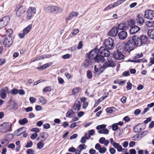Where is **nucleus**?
Returning <instances> with one entry per match:
<instances>
[{"label":"nucleus","mask_w":154,"mask_h":154,"mask_svg":"<svg viewBox=\"0 0 154 154\" xmlns=\"http://www.w3.org/2000/svg\"><path fill=\"white\" fill-rule=\"evenodd\" d=\"M148 39L146 35H134L130 37L128 40L133 50L136 46L140 47L145 45Z\"/></svg>","instance_id":"1"},{"label":"nucleus","mask_w":154,"mask_h":154,"mask_svg":"<svg viewBox=\"0 0 154 154\" xmlns=\"http://www.w3.org/2000/svg\"><path fill=\"white\" fill-rule=\"evenodd\" d=\"M45 10L48 12L53 14L61 13L63 11V9L60 7L52 5L48 6L45 8Z\"/></svg>","instance_id":"2"},{"label":"nucleus","mask_w":154,"mask_h":154,"mask_svg":"<svg viewBox=\"0 0 154 154\" xmlns=\"http://www.w3.org/2000/svg\"><path fill=\"white\" fill-rule=\"evenodd\" d=\"M133 50L131 46L129 40L124 45L123 44H121L119 45V47L117 48L116 51H120L121 53L123 52L124 51L129 52Z\"/></svg>","instance_id":"3"},{"label":"nucleus","mask_w":154,"mask_h":154,"mask_svg":"<svg viewBox=\"0 0 154 154\" xmlns=\"http://www.w3.org/2000/svg\"><path fill=\"white\" fill-rule=\"evenodd\" d=\"M103 45L106 49L109 50L112 49L115 47L114 41L111 37H109L105 40Z\"/></svg>","instance_id":"4"},{"label":"nucleus","mask_w":154,"mask_h":154,"mask_svg":"<svg viewBox=\"0 0 154 154\" xmlns=\"http://www.w3.org/2000/svg\"><path fill=\"white\" fill-rule=\"evenodd\" d=\"M12 35V33H9L8 36L5 38L3 44L5 47H9L12 44L13 42V37Z\"/></svg>","instance_id":"5"},{"label":"nucleus","mask_w":154,"mask_h":154,"mask_svg":"<svg viewBox=\"0 0 154 154\" xmlns=\"http://www.w3.org/2000/svg\"><path fill=\"white\" fill-rule=\"evenodd\" d=\"M106 125L105 124L97 125L96 128V129L98 130L97 132L100 134H108L109 131L106 128Z\"/></svg>","instance_id":"6"},{"label":"nucleus","mask_w":154,"mask_h":154,"mask_svg":"<svg viewBox=\"0 0 154 154\" xmlns=\"http://www.w3.org/2000/svg\"><path fill=\"white\" fill-rule=\"evenodd\" d=\"M10 20L8 16H6L0 19V29L3 28L8 25Z\"/></svg>","instance_id":"7"},{"label":"nucleus","mask_w":154,"mask_h":154,"mask_svg":"<svg viewBox=\"0 0 154 154\" xmlns=\"http://www.w3.org/2000/svg\"><path fill=\"white\" fill-rule=\"evenodd\" d=\"M11 129V125L7 123H4L0 125V132L5 133L10 131Z\"/></svg>","instance_id":"8"},{"label":"nucleus","mask_w":154,"mask_h":154,"mask_svg":"<svg viewBox=\"0 0 154 154\" xmlns=\"http://www.w3.org/2000/svg\"><path fill=\"white\" fill-rule=\"evenodd\" d=\"M144 17L147 19L153 20L154 19V11L150 9L146 10L145 12Z\"/></svg>","instance_id":"9"},{"label":"nucleus","mask_w":154,"mask_h":154,"mask_svg":"<svg viewBox=\"0 0 154 154\" xmlns=\"http://www.w3.org/2000/svg\"><path fill=\"white\" fill-rule=\"evenodd\" d=\"M36 9L35 7H30L27 11V15L26 18L27 20L31 19L32 17V14H35L36 13Z\"/></svg>","instance_id":"10"},{"label":"nucleus","mask_w":154,"mask_h":154,"mask_svg":"<svg viewBox=\"0 0 154 154\" xmlns=\"http://www.w3.org/2000/svg\"><path fill=\"white\" fill-rule=\"evenodd\" d=\"M98 53V49L97 48H95L90 51L88 53H87L86 54V56L88 58L91 59V60H93L95 57L97 55V53Z\"/></svg>","instance_id":"11"},{"label":"nucleus","mask_w":154,"mask_h":154,"mask_svg":"<svg viewBox=\"0 0 154 154\" xmlns=\"http://www.w3.org/2000/svg\"><path fill=\"white\" fill-rule=\"evenodd\" d=\"M99 53L100 55L104 57H108L110 53L109 51L103 47H101L99 50Z\"/></svg>","instance_id":"12"},{"label":"nucleus","mask_w":154,"mask_h":154,"mask_svg":"<svg viewBox=\"0 0 154 154\" xmlns=\"http://www.w3.org/2000/svg\"><path fill=\"white\" fill-rule=\"evenodd\" d=\"M136 20L139 26L142 25L144 23V19L143 15L139 14L137 15Z\"/></svg>","instance_id":"13"},{"label":"nucleus","mask_w":154,"mask_h":154,"mask_svg":"<svg viewBox=\"0 0 154 154\" xmlns=\"http://www.w3.org/2000/svg\"><path fill=\"white\" fill-rule=\"evenodd\" d=\"M26 9L25 6H21L17 10L16 14L18 17H20L26 11Z\"/></svg>","instance_id":"14"},{"label":"nucleus","mask_w":154,"mask_h":154,"mask_svg":"<svg viewBox=\"0 0 154 154\" xmlns=\"http://www.w3.org/2000/svg\"><path fill=\"white\" fill-rule=\"evenodd\" d=\"M8 88L6 87L2 88L0 91V96L1 98L5 99L7 97V93L8 91Z\"/></svg>","instance_id":"15"},{"label":"nucleus","mask_w":154,"mask_h":154,"mask_svg":"<svg viewBox=\"0 0 154 154\" xmlns=\"http://www.w3.org/2000/svg\"><path fill=\"white\" fill-rule=\"evenodd\" d=\"M113 56L116 60H121L124 57V55L121 53V51H116L113 53Z\"/></svg>","instance_id":"16"},{"label":"nucleus","mask_w":154,"mask_h":154,"mask_svg":"<svg viewBox=\"0 0 154 154\" xmlns=\"http://www.w3.org/2000/svg\"><path fill=\"white\" fill-rule=\"evenodd\" d=\"M118 32V29L116 27L113 28L108 32V35L110 36L115 37Z\"/></svg>","instance_id":"17"},{"label":"nucleus","mask_w":154,"mask_h":154,"mask_svg":"<svg viewBox=\"0 0 154 154\" xmlns=\"http://www.w3.org/2000/svg\"><path fill=\"white\" fill-rule=\"evenodd\" d=\"M81 104L82 102L80 100H76L73 108V110L77 112L79 111L80 110Z\"/></svg>","instance_id":"18"},{"label":"nucleus","mask_w":154,"mask_h":154,"mask_svg":"<svg viewBox=\"0 0 154 154\" xmlns=\"http://www.w3.org/2000/svg\"><path fill=\"white\" fill-rule=\"evenodd\" d=\"M119 38L121 40H124L126 38L127 36V33L125 31L120 32L118 34Z\"/></svg>","instance_id":"19"},{"label":"nucleus","mask_w":154,"mask_h":154,"mask_svg":"<svg viewBox=\"0 0 154 154\" xmlns=\"http://www.w3.org/2000/svg\"><path fill=\"white\" fill-rule=\"evenodd\" d=\"M94 61L95 62L99 63V62H103L105 61V59L104 57L100 55V54H97L96 56L94 58Z\"/></svg>","instance_id":"20"},{"label":"nucleus","mask_w":154,"mask_h":154,"mask_svg":"<svg viewBox=\"0 0 154 154\" xmlns=\"http://www.w3.org/2000/svg\"><path fill=\"white\" fill-rule=\"evenodd\" d=\"M26 128L23 127L17 129L14 132L15 135L16 136H19L26 131Z\"/></svg>","instance_id":"21"},{"label":"nucleus","mask_w":154,"mask_h":154,"mask_svg":"<svg viewBox=\"0 0 154 154\" xmlns=\"http://www.w3.org/2000/svg\"><path fill=\"white\" fill-rule=\"evenodd\" d=\"M140 29V28L135 25L133 27H131L130 29V32L131 34H134L137 32Z\"/></svg>","instance_id":"22"},{"label":"nucleus","mask_w":154,"mask_h":154,"mask_svg":"<svg viewBox=\"0 0 154 154\" xmlns=\"http://www.w3.org/2000/svg\"><path fill=\"white\" fill-rule=\"evenodd\" d=\"M128 26L125 23H119L118 26V29L120 30H126L128 29Z\"/></svg>","instance_id":"23"},{"label":"nucleus","mask_w":154,"mask_h":154,"mask_svg":"<svg viewBox=\"0 0 154 154\" xmlns=\"http://www.w3.org/2000/svg\"><path fill=\"white\" fill-rule=\"evenodd\" d=\"M78 14V12L72 11L69 14V16L66 18V21H68L72 19L73 17H76Z\"/></svg>","instance_id":"24"},{"label":"nucleus","mask_w":154,"mask_h":154,"mask_svg":"<svg viewBox=\"0 0 154 154\" xmlns=\"http://www.w3.org/2000/svg\"><path fill=\"white\" fill-rule=\"evenodd\" d=\"M143 130L141 124H139L135 126L134 128V132L135 133L139 132Z\"/></svg>","instance_id":"25"},{"label":"nucleus","mask_w":154,"mask_h":154,"mask_svg":"<svg viewBox=\"0 0 154 154\" xmlns=\"http://www.w3.org/2000/svg\"><path fill=\"white\" fill-rule=\"evenodd\" d=\"M147 35L150 39H154V29L149 30L147 32Z\"/></svg>","instance_id":"26"},{"label":"nucleus","mask_w":154,"mask_h":154,"mask_svg":"<svg viewBox=\"0 0 154 154\" xmlns=\"http://www.w3.org/2000/svg\"><path fill=\"white\" fill-rule=\"evenodd\" d=\"M32 27V25L31 24H30L24 28L23 30V32H24L25 34H27L29 32Z\"/></svg>","instance_id":"27"},{"label":"nucleus","mask_w":154,"mask_h":154,"mask_svg":"<svg viewBox=\"0 0 154 154\" xmlns=\"http://www.w3.org/2000/svg\"><path fill=\"white\" fill-rule=\"evenodd\" d=\"M115 108L114 107H108L106 109V112L109 113H112L115 111Z\"/></svg>","instance_id":"28"},{"label":"nucleus","mask_w":154,"mask_h":154,"mask_svg":"<svg viewBox=\"0 0 154 154\" xmlns=\"http://www.w3.org/2000/svg\"><path fill=\"white\" fill-rule=\"evenodd\" d=\"M113 147L116 149H117L118 152H121L122 151V146L120 145L118 143H116L114 146Z\"/></svg>","instance_id":"29"},{"label":"nucleus","mask_w":154,"mask_h":154,"mask_svg":"<svg viewBox=\"0 0 154 154\" xmlns=\"http://www.w3.org/2000/svg\"><path fill=\"white\" fill-rule=\"evenodd\" d=\"M94 70L96 74L98 75L100 74L102 72V71H101V69L98 67L97 65H95L94 67Z\"/></svg>","instance_id":"30"},{"label":"nucleus","mask_w":154,"mask_h":154,"mask_svg":"<svg viewBox=\"0 0 154 154\" xmlns=\"http://www.w3.org/2000/svg\"><path fill=\"white\" fill-rule=\"evenodd\" d=\"M28 122V119L26 118H23V119H20L19 121V123L20 125H24L25 124L27 123Z\"/></svg>","instance_id":"31"},{"label":"nucleus","mask_w":154,"mask_h":154,"mask_svg":"<svg viewBox=\"0 0 154 154\" xmlns=\"http://www.w3.org/2000/svg\"><path fill=\"white\" fill-rule=\"evenodd\" d=\"M91 60V59H89L88 58V59L85 60L84 63V66L85 68H87Z\"/></svg>","instance_id":"32"},{"label":"nucleus","mask_w":154,"mask_h":154,"mask_svg":"<svg viewBox=\"0 0 154 154\" xmlns=\"http://www.w3.org/2000/svg\"><path fill=\"white\" fill-rule=\"evenodd\" d=\"M81 122L79 121L76 122L72 123L70 125L69 127L71 128H73L75 127L78 126Z\"/></svg>","instance_id":"33"},{"label":"nucleus","mask_w":154,"mask_h":154,"mask_svg":"<svg viewBox=\"0 0 154 154\" xmlns=\"http://www.w3.org/2000/svg\"><path fill=\"white\" fill-rule=\"evenodd\" d=\"M52 89L51 86H48L43 89V92L45 93L46 92L51 91Z\"/></svg>","instance_id":"34"},{"label":"nucleus","mask_w":154,"mask_h":154,"mask_svg":"<svg viewBox=\"0 0 154 154\" xmlns=\"http://www.w3.org/2000/svg\"><path fill=\"white\" fill-rule=\"evenodd\" d=\"M74 112L73 111L70 109V110H68L66 114V117H69L72 115Z\"/></svg>","instance_id":"35"},{"label":"nucleus","mask_w":154,"mask_h":154,"mask_svg":"<svg viewBox=\"0 0 154 154\" xmlns=\"http://www.w3.org/2000/svg\"><path fill=\"white\" fill-rule=\"evenodd\" d=\"M40 102L43 104H45L47 102L46 99L43 97H41L39 99Z\"/></svg>","instance_id":"36"},{"label":"nucleus","mask_w":154,"mask_h":154,"mask_svg":"<svg viewBox=\"0 0 154 154\" xmlns=\"http://www.w3.org/2000/svg\"><path fill=\"white\" fill-rule=\"evenodd\" d=\"M87 76L88 79H91L92 75L91 71L90 70H88L87 72Z\"/></svg>","instance_id":"37"},{"label":"nucleus","mask_w":154,"mask_h":154,"mask_svg":"<svg viewBox=\"0 0 154 154\" xmlns=\"http://www.w3.org/2000/svg\"><path fill=\"white\" fill-rule=\"evenodd\" d=\"M108 63L109 64V66L113 67L115 66L114 61L111 59H108Z\"/></svg>","instance_id":"38"},{"label":"nucleus","mask_w":154,"mask_h":154,"mask_svg":"<svg viewBox=\"0 0 154 154\" xmlns=\"http://www.w3.org/2000/svg\"><path fill=\"white\" fill-rule=\"evenodd\" d=\"M112 128L113 131H116L118 129L119 127L117 124L114 123L112 125Z\"/></svg>","instance_id":"39"},{"label":"nucleus","mask_w":154,"mask_h":154,"mask_svg":"<svg viewBox=\"0 0 154 154\" xmlns=\"http://www.w3.org/2000/svg\"><path fill=\"white\" fill-rule=\"evenodd\" d=\"M44 146V143L42 142H39L37 144V146L38 149H42Z\"/></svg>","instance_id":"40"},{"label":"nucleus","mask_w":154,"mask_h":154,"mask_svg":"<svg viewBox=\"0 0 154 154\" xmlns=\"http://www.w3.org/2000/svg\"><path fill=\"white\" fill-rule=\"evenodd\" d=\"M114 7V6L113 5V4H111L109 5H108L107 7L105 8L104 9V11H107L111 8Z\"/></svg>","instance_id":"41"},{"label":"nucleus","mask_w":154,"mask_h":154,"mask_svg":"<svg viewBox=\"0 0 154 154\" xmlns=\"http://www.w3.org/2000/svg\"><path fill=\"white\" fill-rule=\"evenodd\" d=\"M78 148L80 149V150L81 151L86 149V146L84 144H80L78 146Z\"/></svg>","instance_id":"42"},{"label":"nucleus","mask_w":154,"mask_h":154,"mask_svg":"<svg viewBox=\"0 0 154 154\" xmlns=\"http://www.w3.org/2000/svg\"><path fill=\"white\" fill-rule=\"evenodd\" d=\"M106 147H103L102 148L101 147L99 149V152L100 153L103 154L106 151Z\"/></svg>","instance_id":"43"},{"label":"nucleus","mask_w":154,"mask_h":154,"mask_svg":"<svg viewBox=\"0 0 154 154\" xmlns=\"http://www.w3.org/2000/svg\"><path fill=\"white\" fill-rule=\"evenodd\" d=\"M18 93V90L17 89L14 88L11 91V93L13 95H15Z\"/></svg>","instance_id":"44"},{"label":"nucleus","mask_w":154,"mask_h":154,"mask_svg":"<svg viewBox=\"0 0 154 154\" xmlns=\"http://www.w3.org/2000/svg\"><path fill=\"white\" fill-rule=\"evenodd\" d=\"M30 131L32 132H34L35 133H38L40 131L39 128H34L31 129Z\"/></svg>","instance_id":"45"},{"label":"nucleus","mask_w":154,"mask_h":154,"mask_svg":"<svg viewBox=\"0 0 154 154\" xmlns=\"http://www.w3.org/2000/svg\"><path fill=\"white\" fill-rule=\"evenodd\" d=\"M53 63L50 62L48 63H47L43 65L42 66H43L44 69L51 65Z\"/></svg>","instance_id":"46"},{"label":"nucleus","mask_w":154,"mask_h":154,"mask_svg":"<svg viewBox=\"0 0 154 154\" xmlns=\"http://www.w3.org/2000/svg\"><path fill=\"white\" fill-rule=\"evenodd\" d=\"M109 93L108 92H106L104 94L103 96L100 98L102 100H103L107 97L109 95Z\"/></svg>","instance_id":"47"},{"label":"nucleus","mask_w":154,"mask_h":154,"mask_svg":"<svg viewBox=\"0 0 154 154\" xmlns=\"http://www.w3.org/2000/svg\"><path fill=\"white\" fill-rule=\"evenodd\" d=\"M132 84L130 82H128L127 83L126 88L128 90H130L132 88Z\"/></svg>","instance_id":"48"},{"label":"nucleus","mask_w":154,"mask_h":154,"mask_svg":"<svg viewBox=\"0 0 154 154\" xmlns=\"http://www.w3.org/2000/svg\"><path fill=\"white\" fill-rule=\"evenodd\" d=\"M134 22L133 20H131L128 23V24L130 27V28L132 27H133L135 25L134 24Z\"/></svg>","instance_id":"49"},{"label":"nucleus","mask_w":154,"mask_h":154,"mask_svg":"<svg viewBox=\"0 0 154 154\" xmlns=\"http://www.w3.org/2000/svg\"><path fill=\"white\" fill-rule=\"evenodd\" d=\"M109 66V65L108 63L105 62L101 66L102 68L106 69Z\"/></svg>","instance_id":"50"},{"label":"nucleus","mask_w":154,"mask_h":154,"mask_svg":"<svg viewBox=\"0 0 154 154\" xmlns=\"http://www.w3.org/2000/svg\"><path fill=\"white\" fill-rule=\"evenodd\" d=\"M68 151L69 152H76V149L74 147H72L69 149Z\"/></svg>","instance_id":"51"},{"label":"nucleus","mask_w":154,"mask_h":154,"mask_svg":"<svg viewBox=\"0 0 154 154\" xmlns=\"http://www.w3.org/2000/svg\"><path fill=\"white\" fill-rule=\"evenodd\" d=\"M34 151L32 149H29L27 150L26 154H34Z\"/></svg>","instance_id":"52"},{"label":"nucleus","mask_w":154,"mask_h":154,"mask_svg":"<svg viewBox=\"0 0 154 154\" xmlns=\"http://www.w3.org/2000/svg\"><path fill=\"white\" fill-rule=\"evenodd\" d=\"M143 56V54L142 53L138 54H137L136 55H135V56H134V57H133V59H136L137 58H139Z\"/></svg>","instance_id":"53"},{"label":"nucleus","mask_w":154,"mask_h":154,"mask_svg":"<svg viewBox=\"0 0 154 154\" xmlns=\"http://www.w3.org/2000/svg\"><path fill=\"white\" fill-rule=\"evenodd\" d=\"M32 146V142L31 141L28 142L27 144L25 145V147L26 148L31 147Z\"/></svg>","instance_id":"54"},{"label":"nucleus","mask_w":154,"mask_h":154,"mask_svg":"<svg viewBox=\"0 0 154 154\" xmlns=\"http://www.w3.org/2000/svg\"><path fill=\"white\" fill-rule=\"evenodd\" d=\"M79 30L78 29H74L72 32V34L74 35H76L79 32Z\"/></svg>","instance_id":"55"},{"label":"nucleus","mask_w":154,"mask_h":154,"mask_svg":"<svg viewBox=\"0 0 154 154\" xmlns=\"http://www.w3.org/2000/svg\"><path fill=\"white\" fill-rule=\"evenodd\" d=\"M38 134L36 133L32 134L31 136V138L32 140L35 139L37 137Z\"/></svg>","instance_id":"56"},{"label":"nucleus","mask_w":154,"mask_h":154,"mask_svg":"<svg viewBox=\"0 0 154 154\" xmlns=\"http://www.w3.org/2000/svg\"><path fill=\"white\" fill-rule=\"evenodd\" d=\"M105 141V138L104 137H101L99 139V142L101 144H103L104 143Z\"/></svg>","instance_id":"57"},{"label":"nucleus","mask_w":154,"mask_h":154,"mask_svg":"<svg viewBox=\"0 0 154 154\" xmlns=\"http://www.w3.org/2000/svg\"><path fill=\"white\" fill-rule=\"evenodd\" d=\"M146 25L148 27H151L153 25V23L150 21H148L146 23Z\"/></svg>","instance_id":"58"},{"label":"nucleus","mask_w":154,"mask_h":154,"mask_svg":"<svg viewBox=\"0 0 154 154\" xmlns=\"http://www.w3.org/2000/svg\"><path fill=\"white\" fill-rule=\"evenodd\" d=\"M122 75L124 76H128L130 75V73L128 71H127L123 72Z\"/></svg>","instance_id":"59"},{"label":"nucleus","mask_w":154,"mask_h":154,"mask_svg":"<svg viewBox=\"0 0 154 154\" xmlns=\"http://www.w3.org/2000/svg\"><path fill=\"white\" fill-rule=\"evenodd\" d=\"M6 63V60L3 58H0V66H1Z\"/></svg>","instance_id":"60"},{"label":"nucleus","mask_w":154,"mask_h":154,"mask_svg":"<svg viewBox=\"0 0 154 154\" xmlns=\"http://www.w3.org/2000/svg\"><path fill=\"white\" fill-rule=\"evenodd\" d=\"M109 151L111 154H114L116 152V150L113 148H110L109 149Z\"/></svg>","instance_id":"61"},{"label":"nucleus","mask_w":154,"mask_h":154,"mask_svg":"<svg viewBox=\"0 0 154 154\" xmlns=\"http://www.w3.org/2000/svg\"><path fill=\"white\" fill-rule=\"evenodd\" d=\"M88 134L90 136L93 135L95 133V131L94 129L88 131Z\"/></svg>","instance_id":"62"},{"label":"nucleus","mask_w":154,"mask_h":154,"mask_svg":"<svg viewBox=\"0 0 154 154\" xmlns=\"http://www.w3.org/2000/svg\"><path fill=\"white\" fill-rule=\"evenodd\" d=\"M29 101L31 103H34L36 100V99L33 97H30L29 98Z\"/></svg>","instance_id":"63"},{"label":"nucleus","mask_w":154,"mask_h":154,"mask_svg":"<svg viewBox=\"0 0 154 154\" xmlns=\"http://www.w3.org/2000/svg\"><path fill=\"white\" fill-rule=\"evenodd\" d=\"M79 92V88H75L73 89L72 90V93L73 94H76Z\"/></svg>","instance_id":"64"}]
</instances>
